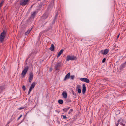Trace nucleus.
<instances>
[{
    "instance_id": "obj_1",
    "label": "nucleus",
    "mask_w": 126,
    "mask_h": 126,
    "mask_svg": "<svg viewBox=\"0 0 126 126\" xmlns=\"http://www.w3.org/2000/svg\"><path fill=\"white\" fill-rule=\"evenodd\" d=\"M6 35V31L5 30H4L0 36V42L2 43L4 41Z\"/></svg>"
},
{
    "instance_id": "obj_2",
    "label": "nucleus",
    "mask_w": 126,
    "mask_h": 126,
    "mask_svg": "<svg viewBox=\"0 0 126 126\" xmlns=\"http://www.w3.org/2000/svg\"><path fill=\"white\" fill-rule=\"evenodd\" d=\"M77 59L76 57L74 55H68L67 56L66 61H68L69 60H76Z\"/></svg>"
},
{
    "instance_id": "obj_3",
    "label": "nucleus",
    "mask_w": 126,
    "mask_h": 126,
    "mask_svg": "<svg viewBox=\"0 0 126 126\" xmlns=\"http://www.w3.org/2000/svg\"><path fill=\"white\" fill-rule=\"evenodd\" d=\"M28 68V66H27L24 69L21 74V75H22V77H25V75L27 72Z\"/></svg>"
},
{
    "instance_id": "obj_4",
    "label": "nucleus",
    "mask_w": 126,
    "mask_h": 126,
    "mask_svg": "<svg viewBox=\"0 0 126 126\" xmlns=\"http://www.w3.org/2000/svg\"><path fill=\"white\" fill-rule=\"evenodd\" d=\"M30 0H21L20 2V4L22 6H25L27 4Z\"/></svg>"
},
{
    "instance_id": "obj_5",
    "label": "nucleus",
    "mask_w": 126,
    "mask_h": 126,
    "mask_svg": "<svg viewBox=\"0 0 126 126\" xmlns=\"http://www.w3.org/2000/svg\"><path fill=\"white\" fill-rule=\"evenodd\" d=\"M61 65V62L58 63H57L56 64L54 67L55 69V70H59Z\"/></svg>"
},
{
    "instance_id": "obj_6",
    "label": "nucleus",
    "mask_w": 126,
    "mask_h": 126,
    "mask_svg": "<svg viewBox=\"0 0 126 126\" xmlns=\"http://www.w3.org/2000/svg\"><path fill=\"white\" fill-rule=\"evenodd\" d=\"M80 79L81 81L85 82L87 83H88L90 82V81L89 79L86 78H81Z\"/></svg>"
},
{
    "instance_id": "obj_7",
    "label": "nucleus",
    "mask_w": 126,
    "mask_h": 126,
    "mask_svg": "<svg viewBox=\"0 0 126 126\" xmlns=\"http://www.w3.org/2000/svg\"><path fill=\"white\" fill-rule=\"evenodd\" d=\"M109 51V50L107 49H106L104 50H102L100 52L103 55H106L108 53Z\"/></svg>"
},
{
    "instance_id": "obj_8",
    "label": "nucleus",
    "mask_w": 126,
    "mask_h": 126,
    "mask_svg": "<svg viewBox=\"0 0 126 126\" xmlns=\"http://www.w3.org/2000/svg\"><path fill=\"white\" fill-rule=\"evenodd\" d=\"M33 74L32 73H31L29 74V82L30 83L32 81L33 79Z\"/></svg>"
},
{
    "instance_id": "obj_9",
    "label": "nucleus",
    "mask_w": 126,
    "mask_h": 126,
    "mask_svg": "<svg viewBox=\"0 0 126 126\" xmlns=\"http://www.w3.org/2000/svg\"><path fill=\"white\" fill-rule=\"evenodd\" d=\"M48 17V15L47 13H45L44 14L41 18L42 19H45L47 18Z\"/></svg>"
},
{
    "instance_id": "obj_10",
    "label": "nucleus",
    "mask_w": 126,
    "mask_h": 126,
    "mask_svg": "<svg viewBox=\"0 0 126 126\" xmlns=\"http://www.w3.org/2000/svg\"><path fill=\"white\" fill-rule=\"evenodd\" d=\"M126 61L124 63L122 64L120 66V70H123V68L125 67V66L126 65Z\"/></svg>"
},
{
    "instance_id": "obj_11",
    "label": "nucleus",
    "mask_w": 126,
    "mask_h": 126,
    "mask_svg": "<svg viewBox=\"0 0 126 126\" xmlns=\"http://www.w3.org/2000/svg\"><path fill=\"white\" fill-rule=\"evenodd\" d=\"M70 73H68L65 76L64 80L65 81L67 79L69 78L70 76Z\"/></svg>"
},
{
    "instance_id": "obj_12",
    "label": "nucleus",
    "mask_w": 126,
    "mask_h": 126,
    "mask_svg": "<svg viewBox=\"0 0 126 126\" xmlns=\"http://www.w3.org/2000/svg\"><path fill=\"white\" fill-rule=\"evenodd\" d=\"M63 97L65 98L66 99L67 98V93L64 91H63L62 93Z\"/></svg>"
},
{
    "instance_id": "obj_13",
    "label": "nucleus",
    "mask_w": 126,
    "mask_h": 126,
    "mask_svg": "<svg viewBox=\"0 0 126 126\" xmlns=\"http://www.w3.org/2000/svg\"><path fill=\"white\" fill-rule=\"evenodd\" d=\"M82 93L83 94H84L86 91V87L85 84H83L82 85Z\"/></svg>"
},
{
    "instance_id": "obj_14",
    "label": "nucleus",
    "mask_w": 126,
    "mask_h": 126,
    "mask_svg": "<svg viewBox=\"0 0 126 126\" xmlns=\"http://www.w3.org/2000/svg\"><path fill=\"white\" fill-rule=\"evenodd\" d=\"M77 91H78L79 93L80 94L81 92V90L80 89V85H78L77 86Z\"/></svg>"
},
{
    "instance_id": "obj_15",
    "label": "nucleus",
    "mask_w": 126,
    "mask_h": 126,
    "mask_svg": "<svg viewBox=\"0 0 126 126\" xmlns=\"http://www.w3.org/2000/svg\"><path fill=\"white\" fill-rule=\"evenodd\" d=\"M36 13H37V12L36 11H34L32 14V16H31V18H34Z\"/></svg>"
},
{
    "instance_id": "obj_16",
    "label": "nucleus",
    "mask_w": 126,
    "mask_h": 126,
    "mask_svg": "<svg viewBox=\"0 0 126 126\" xmlns=\"http://www.w3.org/2000/svg\"><path fill=\"white\" fill-rule=\"evenodd\" d=\"M32 29V28L31 29H29L27 31V32H26L25 33V35H27L29 34L30 32L31 31Z\"/></svg>"
},
{
    "instance_id": "obj_17",
    "label": "nucleus",
    "mask_w": 126,
    "mask_h": 126,
    "mask_svg": "<svg viewBox=\"0 0 126 126\" xmlns=\"http://www.w3.org/2000/svg\"><path fill=\"white\" fill-rule=\"evenodd\" d=\"M63 51L64 50L63 49L61 50L60 52H59L57 56V57H59L61 55L62 53L63 52Z\"/></svg>"
},
{
    "instance_id": "obj_18",
    "label": "nucleus",
    "mask_w": 126,
    "mask_h": 126,
    "mask_svg": "<svg viewBox=\"0 0 126 126\" xmlns=\"http://www.w3.org/2000/svg\"><path fill=\"white\" fill-rule=\"evenodd\" d=\"M54 49V46L53 44H51V46L50 48V50L51 51H53Z\"/></svg>"
},
{
    "instance_id": "obj_19",
    "label": "nucleus",
    "mask_w": 126,
    "mask_h": 126,
    "mask_svg": "<svg viewBox=\"0 0 126 126\" xmlns=\"http://www.w3.org/2000/svg\"><path fill=\"white\" fill-rule=\"evenodd\" d=\"M70 108V107H68L63 109V110L64 111L66 112Z\"/></svg>"
},
{
    "instance_id": "obj_20",
    "label": "nucleus",
    "mask_w": 126,
    "mask_h": 126,
    "mask_svg": "<svg viewBox=\"0 0 126 126\" xmlns=\"http://www.w3.org/2000/svg\"><path fill=\"white\" fill-rule=\"evenodd\" d=\"M58 102L60 104H62L63 103V100L62 99H59L58 101Z\"/></svg>"
},
{
    "instance_id": "obj_21",
    "label": "nucleus",
    "mask_w": 126,
    "mask_h": 126,
    "mask_svg": "<svg viewBox=\"0 0 126 126\" xmlns=\"http://www.w3.org/2000/svg\"><path fill=\"white\" fill-rule=\"evenodd\" d=\"M35 84L36 83L35 82H33L32 84L30 87L34 88L35 86Z\"/></svg>"
},
{
    "instance_id": "obj_22",
    "label": "nucleus",
    "mask_w": 126,
    "mask_h": 126,
    "mask_svg": "<svg viewBox=\"0 0 126 126\" xmlns=\"http://www.w3.org/2000/svg\"><path fill=\"white\" fill-rule=\"evenodd\" d=\"M61 117H62L63 118V119H67V118L66 116L64 115H61Z\"/></svg>"
},
{
    "instance_id": "obj_23",
    "label": "nucleus",
    "mask_w": 126,
    "mask_h": 126,
    "mask_svg": "<svg viewBox=\"0 0 126 126\" xmlns=\"http://www.w3.org/2000/svg\"><path fill=\"white\" fill-rule=\"evenodd\" d=\"M58 16V12H57L56 13L55 16V18H54L55 20H56L57 19V16Z\"/></svg>"
},
{
    "instance_id": "obj_24",
    "label": "nucleus",
    "mask_w": 126,
    "mask_h": 126,
    "mask_svg": "<svg viewBox=\"0 0 126 126\" xmlns=\"http://www.w3.org/2000/svg\"><path fill=\"white\" fill-rule=\"evenodd\" d=\"M66 101L67 103H69L71 102V100L69 99H68L66 100Z\"/></svg>"
},
{
    "instance_id": "obj_25",
    "label": "nucleus",
    "mask_w": 126,
    "mask_h": 126,
    "mask_svg": "<svg viewBox=\"0 0 126 126\" xmlns=\"http://www.w3.org/2000/svg\"><path fill=\"white\" fill-rule=\"evenodd\" d=\"M70 77L71 79L72 80H73L75 77V76L74 75H71Z\"/></svg>"
},
{
    "instance_id": "obj_26",
    "label": "nucleus",
    "mask_w": 126,
    "mask_h": 126,
    "mask_svg": "<svg viewBox=\"0 0 126 126\" xmlns=\"http://www.w3.org/2000/svg\"><path fill=\"white\" fill-rule=\"evenodd\" d=\"M73 110L72 109H71L70 110H69V111L68 112V114H70L71 112H73Z\"/></svg>"
},
{
    "instance_id": "obj_27",
    "label": "nucleus",
    "mask_w": 126,
    "mask_h": 126,
    "mask_svg": "<svg viewBox=\"0 0 126 126\" xmlns=\"http://www.w3.org/2000/svg\"><path fill=\"white\" fill-rule=\"evenodd\" d=\"M22 88L24 91L26 90V88L24 85H23L22 87Z\"/></svg>"
},
{
    "instance_id": "obj_28",
    "label": "nucleus",
    "mask_w": 126,
    "mask_h": 126,
    "mask_svg": "<svg viewBox=\"0 0 126 126\" xmlns=\"http://www.w3.org/2000/svg\"><path fill=\"white\" fill-rule=\"evenodd\" d=\"M106 60V59L105 58H104L102 60V63H104L105 62Z\"/></svg>"
},
{
    "instance_id": "obj_29",
    "label": "nucleus",
    "mask_w": 126,
    "mask_h": 126,
    "mask_svg": "<svg viewBox=\"0 0 126 126\" xmlns=\"http://www.w3.org/2000/svg\"><path fill=\"white\" fill-rule=\"evenodd\" d=\"M24 107H21L19 108L18 109L19 110H20L23 109H24Z\"/></svg>"
},
{
    "instance_id": "obj_30",
    "label": "nucleus",
    "mask_w": 126,
    "mask_h": 126,
    "mask_svg": "<svg viewBox=\"0 0 126 126\" xmlns=\"http://www.w3.org/2000/svg\"><path fill=\"white\" fill-rule=\"evenodd\" d=\"M34 88H33V87H30V88L29 89V90L32 91V90Z\"/></svg>"
},
{
    "instance_id": "obj_31",
    "label": "nucleus",
    "mask_w": 126,
    "mask_h": 126,
    "mask_svg": "<svg viewBox=\"0 0 126 126\" xmlns=\"http://www.w3.org/2000/svg\"><path fill=\"white\" fill-rule=\"evenodd\" d=\"M120 124L121 125H123V126H124L125 125V124H123L122 122H120Z\"/></svg>"
},
{
    "instance_id": "obj_32",
    "label": "nucleus",
    "mask_w": 126,
    "mask_h": 126,
    "mask_svg": "<svg viewBox=\"0 0 126 126\" xmlns=\"http://www.w3.org/2000/svg\"><path fill=\"white\" fill-rule=\"evenodd\" d=\"M44 32H41L39 35V36H40V37L41 36V35H42V34Z\"/></svg>"
},
{
    "instance_id": "obj_33",
    "label": "nucleus",
    "mask_w": 126,
    "mask_h": 126,
    "mask_svg": "<svg viewBox=\"0 0 126 126\" xmlns=\"http://www.w3.org/2000/svg\"><path fill=\"white\" fill-rule=\"evenodd\" d=\"M22 115H21L18 118L17 120H18L22 117Z\"/></svg>"
},
{
    "instance_id": "obj_34",
    "label": "nucleus",
    "mask_w": 126,
    "mask_h": 126,
    "mask_svg": "<svg viewBox=\"0 0 126 126\" xmlns=\"http://www.w3.org/2000/svg\"><path fill=\"white\" fill-rule=\"evenodd\" d=\"M4 86H1L0 87V88L2 89H3V88H4Z\"/></svg>"
},
{
    "instance_id": "obj_35",
    "label": "nucleus",
    "mask_w": 126,
    "mask_h": 126,
    "mask_svg": "<svg viewBox=\"0 0 126 126\" xmlns=\"http://www.w3.org/2000/svg\"><path fill=\"white\" fill-rule=\"evenodd\" d=\"M31 91L29 90L28 92V95H29L30 94Z\"/></svg>"
},
{
    "instance_id": "obj_36",
    "label": "nucleus",
    "mask_w": 126,
    "mask_h": 126,
    "mask_svg": "<svg viewBox=\"0 0 126 126\" xmlns=\"http://www.w3.org/2000/svg\"><path fill=\"white\" fill-rule=\"evenodd\" d=\"M53 69L52 68H51L50 69V71L51 72L52 70Z\"/></svg>"
},
{
    "instance_id": "obj_37",
    "label": "nucleus",
    "mask_w": 126,
    "mask_h": 126,
    "mask_svg": "<svg viewBox=\"0 0 126 126\" xmlns=\"http://www.w3.org/2000/svg\"><path fill=\"white\" fill-rule=\"evenodd\" d=\"M55 20L54 19L53 20V22H52V24H54V23H55V20Z\"/></svg>"
},
{
    "instance_id": "obj_38",
    "label": "nucleus",
    "mask_w": 126,
    "mask_h": 126,
    "mask_svg": "<svg viewBox=\"0 0 126 126\" xmlns=\"http://www.w3.org/2000/svg\"><path fill=\"white\" fill-rule=\"evenodd\" d=\"M31 110H30V111H28L27 112V113H26V115L28 113H29V112H31Z\"/></svg>"
},
{
    "instance_id": "obj_39",
    "label": "nucleus",
    "mask_w": 126,
    "mask_h": 126,
    "mask_svg": "<svg viewBox=\"0 0 126 126\" xmlns=\"http://www.w3.org/2000/svg\"><path fill=\"white\" fill-rule=\"evenodd\" d=\"M2 6V3H0V7Z\"/></svg>"
},
{
    "instance_id": "obj_40",
    "label": "nucleus",
    "mask_w": 126,
    "mask_h": 126,
    "mask_svg": "<svg viewBox=\"0 0 126 126\" xmlns=\"http://www.w3.org/2000/svg\"><path fill=\"white\" fill-rule=\"evenodd\" d=\"M120 121V119H119L118 120V123H119Z\"/></svg>"
},
{
    "instance_id": "obj_41",
    "label": "nucleus",
    "mask_w": 126,
    "mask_h": 126,
    "mask_svg": "<svg viewBox=\"0 0 126 126\" xmlns=\"http://www.w3.org/2000/svg\"><path fill=\"white\" fill-rule=\"evenodd\" d=\"M119 35H120V34H119L118 35V36L117 37V39H118L119 38Z\"/></svg>"
},
{
    "instance_id": "obj_42",
    "label": "nucleus",
    "mask_w": 126,
    "mask_h": 126,
    "mask_svg": "<svg viewBox=\"0 0 126 126\" xmlns=\"http://www.w3.org/2000/svg\"><path fill=\"white\" fill-rule=\"evenodd\" d=\"M117 111L118 112V113H120V110H118Z\"/></svg>"
},
{
    "instance_id": "obj_43",
    "label": "nucleus",
    "mask_w": 126,
    "mask_h": 126,
    "mask_svg": "<svg viewBox=\"0 0 126 126\" xmlns=\"http://www.w3.org/2000/svg\"><path fill=\"white\" fill-rule=\"evenodd\" d=\"M72 94L73 95H74V94H75L74 92L73 91H72Z\"/></svg>"
},
{
    "instance_id": "obj_44",
    "label": "nucleus",
    "mask_w": 126,
    "mask_h": 126,
    "mask_svg": "<svg viewBox=\"0 0 126 126\" xmlns=\"http://www.w3.org/2000/svg\"><path fill=\"white\" fill-rule=\"evenodd\" d=\"M119 123H117L116 124V126H118L119 125Z\"/></svg>"
},
{
    "instance_id": "obj_45",
    "label": "nucleus",
    "mask_w": 126,
    "mask_h": 126,
    "mask_svg": "<svg viewBox=\"0 0 126 126\" xmlns=\"http://www.w3.org/2000/svg\"><path fill=\"white\" fill-rule=\"evenodd\" d=\"M3 2H4V1H2L1 2V3H2V4L3 3Z\"/></svg>"
},
{
    "instance_id": "obj_46",
    "label": "nucleus",
    "mask_w": 126,
    "mask_h": 126,
    "mask_svg": "<svg viewBox=\"0 0 126 126\" xmlns=\"http://www.w3.org/2000/svg\"><path fill=\"white\" fill-rule=\"evenodd\" d=\"M83 39H81V40H80L81 41H82V40H83Z\"/></svg>"
},
{
    "instance_id": "obj_47",
    "label": "nucleus",
    "mask_w": 126,
    "mask_h": 126,
    "mask_svg": "<svg viewBox=\"0 0 126 126\" xmlns=\"http://www.w3.org/2000/svg\"><path fill=\"white\" fill-rule=\"evenodd\" d=\"M30 55H30L29 56V57H28V58H29V57H30Z\"/></svg>"
},
{
    "instance_id": "obj_48",
    "label": "nucleus",
    "mask_w": 126,
    "mask_h": 126,
    "mask_svg": "<svg viewBox=\"0 0 126 126\" xmlns=\"http://www.w3.org/2000/svg\"><path fill=\"white\" fill-rule=\"evenodd\" d=\"M9 122L8 124H9Z\"/></svg>"
}]
</instances>
